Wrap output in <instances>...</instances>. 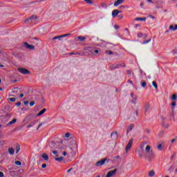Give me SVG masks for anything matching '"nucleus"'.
Wrapping results in <instances>:
<instances>
[{"instance_id": "obj_1", "label": "nucleus", "mask_w": 177, "mask_h": 177, "mask_svg": "<svg viewBox=\"0 0 177 177\" xmlns=\"http://www.w3.org/2000/svg\"><path fill=\"white\" fill-rule=\"evenodd\" d=\"M145 156L149 161H152L153 158H154V152L151 151V147L150 145H147L145 147Z\"/></svg>"}, {"instance_id": "obj_2", "label": "nucleus", "mask_w": 177, "mask_h": 177, "mask_svg": "<svg viewBox=\"0 0 177 177\" xmlns=\"http://www.w3.org/2000/svg\"><path fill=\"white\" fill-rule=\"evenodd\" d=\"M145 156L149 161H152L153 158H154V152L151 151V147L150 145H147L145 147Z\"/></svg>"}, {"instance_id": "obj_3", "label": "nucleus", "mask_w": 177, "mask_h": 177, "mask_svg": "<svg viewBox=\"0 0 177 177\" xmlns=\"http://www.w3.org/2000/svg\"><path fill=\"white\" fill-rule=\"evenodd\" d=\"M37 16L36 15H32V17H30L29 19L25 20V23L26 24H32V23H35V21H37Z\"/></svg>"}, {"instance_id": "obj_4", "label": "nucleus", "mask_w": 177, "mask_h": 177, "mask_svg": "<svg viewBox=\"0 0 177 177\" xmlns=\"http://www.w3.org/2000/svg\"><path fill=\"white\" fill-rule=\"evenodd\" d=\"M88 52L91 53V55H93V56H96L97 53H99V50H95V48L89 47L87 49Z\"/></svg>"}, {"instance_id": "obj_5", "label": "nucleus", "mask_w": 177, "mask_h": 177, "mask_svg": "<svg viewBox=\"0 0 177 177\" xmlns=\"http://www.w3.org/2000/svg\"><path fill=\"white\" fill-rule=\"evenodd\" d=\"M133 143V138H131L129 140L127 145L126 146V149H125L126 153H128V151H129V150H131Z\"/></svg>"}, {"instance_id": "obj_6", "label": "nucleus", "mask_w": 177, "mask_h": 177, "mask_svg": "<svg viewBox=\"0 0 177 177\" xmlns=\"http://www.w3.org/2000/svg\"><path fill=\"white\" fill-rule=\"evenodd\" d=\"M17 70H18L19 73H20L21 74H24V75L30 74L29 71L27 70L26 68H19Z\"/></svg>"}, {"instance_id": "obj_7", "label": "nucleus", "mask_w": 177, "mask_h": 177, "mask_svg": "<svg viewBox=\"0 0 177 177\" xmlns=\"http://www.w3.org/2000/svg\"><path fill=\"white\" fill-rule=\"evenodd\" d=\"M106 160H107V158H104L101 160L97 161L95 163V167H102V165H104V163L106 162Z\"/></svg>"}, {"instance_id": "obj_8", "label": "nucleus", "mask_w": 177, "mask_h": 177, "mask_svg": "<svg viewBox=\"0 0 177 177\" xmlns=\"http://www.w3.org/2000/svg\"><path fill=\"white\" fill-rule=\"evenodd\" d=\"M24 46H25L26 49H30V50H34V49H35V46H34L33 45H30L27 42L24 43Z\"/></svg>"}, {"instance_id": "obj_9", "label": "nucleus", "mask_w": 177, "mask_h": 177, "mask_svg": "<svg viewBox=\"0 0 177 177\" xmlns=\"http://www.w3.org/2000/svg\"><path fill=\"white\" fill-rule=\"evenodd\" d=\"M115 174H117V169H115L114 170H111L109 171L106 177H112L114 176V175H115Z\"/></svg>"}, {"instance_id": "obj_10", "label": "nucleus", "mask_w": 177, "mask_h": 177, "mask_svg": "<svg viewBox=\"0 0 177 177\" xmlns=\"http://www.w3.org/2000/svg\"><path fill=\"white\" fill-rule=\"evenodd\" d=\"M49 147H50V149L53 150H56V149L59 148V146L57 144L55 143V142H51L49 143Z\"/></svg>"}, {"instance_id": "obj_11", "label": "nucleus", "mask_w": 177, "mask_h": 177, "mask_svg": "<svg viewBox=\"0 0 177 177\" xmlns=\"http://www.w3.org/2000/svg\"><path fill=\"white\" fill-rule=\"evenodd\" d=\"M119 13H122V11H120L118 10H113L112 11V17H117V16H118Z\"/></svg>"}, {"instance_id": "obj_12", "label": "nucleus", "mask_w": 177, "mask_h": 177, "mask_svg": "<svg viewBox=\"0 0 177 177\" xmlns=\"http://www.w3.org/2000/svg\"><path fill=\"white\" fill-rule=\"evenodd\" d=\"M131 96L132 97L131 103H134V104H136V100H138V97H136V95H133V93H131Z\"/></svg>"}, {"instance_id": "obj_13", "label": "nucleus", "mask_w": 177, "mask_h": 177, "mask_svg": "<svg viewBox=\"0 0 177 177\" xmlns=\"http://www.w3.org/2000/svg\"><path fill=\"white\" fill-rule=\"evenodd\" d=\"M70 34H65L59 36H55L53 38V41H55V39H57V38H64V37H68Z\"/></svg>"}, {"instance_id": "obj_14", "label": "nucleus", "mask_w": 177, "mask_h": 177, "mask_svg": "<svg viewBox=\"0 0 177 177\" xmlns=\"http://www.w3.org/2000/svg\"><path fill=\"white\" fill-rule=\"evenodd\" d=\"M111 138L113 137V139H118V133L117 131L113 132L111 134Z\"/></svg>"}, {"instance_id": "obj_15", "label": "nucleus", "mask_w": 177, "mask_h": 177, "mask_svg": "<svg viewBox=\"0 0 177 177\" xmlns=\"http://www.w3.org/2000/svg\"><path fill=\"white\" fill-rule=\"evenodd\" d=\"M124 1L125 0H118L114 3V6H118L119 5H121V3H123Z\"/></svg>"}, {"instance_id": "obj_16", "label": "nucleus", "mask_w": 177, "mask_h": 177, "mask_svg": "<svg viewBox=\"0 0 177 177\" xmlns=\"http://www.w3.org/2000/svg\"><path fill=\"white\" fill-rule=\"evenodd\" d=\"M109 68H110V70L113 71V70H115V68H119V65L118 64L115 65H111Z\"/></svg>"}, {"instance_id": "obj_17", "label": "nucleus", "mask_w": 177, "mask_h": 177, "mask_svg": "<svg viewBox=\"0 0 177 177\" xmlns=\"http://www.w3.org/2000/svg\"><path fill=\"white\" fill-rule=\"evenodd\" d=\"M41 158H43L45 161H48V160H49V156H48L46 153H42Z\"/></svg>"}, {"instance_id": "obj_18", "label": "nucleus", "mask_w": 177, "mask_h": 177, "mask_svg": "<svg viewBox=\"0 0 177 177\" xmlns=\"http://www.w3.org/2000/svg\"><path fill=\"white\" fill-rule=\"evenodd\" d=\"M154 175H156L154 170H151L148 172V176L153 177Z\"/></svg>"}, {"instance_id": "obj_19", "label": "nucleus", "mask_w": 177, "mask_h": 177, "mask_svg": "<svg viewBox=\"0 0 177 177\" xmlns=\"http://www.w3.org/2000/svg\"><path fill=\"white\" fill-rule=\"evenodd\" d=\"M136 21H146V17L140 18V17H137L135 19Z\"/></svg>"}, {"instance_id": "obj_20", "label": "nucleus", "mask_w": 177, "mask_h": 177, "mask_svg": "<svg viewBox=\"0 0 177 177\" xmlns=\"http://www.w3.org/2000/svg\"><path fill=\"white\" fill-rule=\"evenodd\" d=\"M8 153L9 154H10L11 156H13L15 154V149L13 148H9L8 149Z\"/></svg>"}, {"instance_id": "obj_21", "label": "nucleus", "mask_w": 177, "mask_h": 177, "mask_svg": "<svg viewBox=\"0 0 177 177\" xmlns=\"http://www.w3.org/2000/svg\"><path fill=\"white\" fill-rule=\"evenodd\" d=\"M133 124H130L129 127L127 129V133H129L132 129H133Z\"/></svg>"}, {"instance_id": "obj_22", "label": "nucleus", "mask_w": 177, "mask_h": 177, "mask_svg": "<svg viewBox=\"0 0 177 177\" xmlns=\"http://www.w3.org/2000/svg\"><path fill=\"white\" fill-rule=\"evenodd\" d=\"M46 111V109H43L41 111H39V113L37 114L38 117H40V115H42Z\"/></svg>"}, {"instance_id": "obj_23", "label": "nucleus", "mask_w": 177, "mask_h": 177, "mask_svg": "<svg viewBox=\"0 0 177 177\" xmlns=\"http://www.w3.org/2000/svg\"><path fill=\"white\" fill-rule=\"evenodd\" d=\"M17 121V119L14 118L12 120H11L10 122L8 123V126L12 125V124H15Z\"/></svg>"}, {"instance_id": "obj_24", "label": "nucleus", "mask_w": 177, "mask_h": 177, "mask_svg": "<svg viewBox=\"0 0 177 177\" xmlns=\"http://www.w3.org/2000/svg\"><path fill=\"white\" fill-rule=\"evenodd\" d=\"M55 161H58V162H62V161H63L64 160V158L61 156L59 158H55Z\"/></svg>"}, {"instance_id": "obj_25", "label": "nucleus", "mask_w": 177, "mask_h": 177, "mask_svg": "<svg viewBox=\"0 0 177 177\" xmlns=\"http://www.w3.org/2000/svg\"><path fill=\"white\" fill-rule=\"evenodd\" d=\"M149 110H150V104L147 103L145 104V112L147 113V111H149Z\"/></svg>"}, {"instance_id": "obj_26", "label": "nucleus", "mask_w": 177, "mask_h": 177, "mask_svg": "<svg viewBox=\"0 0 177 177\" xmlns=\"http://www.w3.org/2000/svg\"><path fill=\"white\" fill-rule=\"evenodd\" d=\"M169 30H173V31H175L177 30V25H175V26L174 27V25H171L169 26Z\"/></svg>"}, {"instance_id": "obj_27", "label": "nucleus", "mask_w": 177, "mask_h": 177, "mask_svg": "<svg viewBox=\"0 0 177 177\" xmlns=\"http://www.w3.org/2000/svg\"><path fill=\"white\" fill-rule=\"evenodd\" d=\"M35 124H37V120L32 122L31 124H30L27 126V128H31V127H34Z\"/></svg>"}, {"instance_id": "obj_28", "label": "nucleus", "mask_w": 177, "mask_h": 177, "mask_svg": "<svg viewBox=\"0 0 177 177\" xmlns=\"http://www.w3.org/2000/svg\"><path fill=\"white\" fill-rule=\"evenodd\" d=\"M152 85H153V86H154V88H155V89H156V91L158 89V86L157 85V82H156V81L152 82Z\"/></svg>"}, {"instance_id": "obj_29", "label": "nucleus", "mask_w": 177, "mask_h": 177, "mask_svg": "<svg viewBox=\"0 0 177 177\" xmlns=\"http://www.w3.org/2000/svg\"><path fill=\"white\" fill-rule=\"evenodd\" d=\"M77 39H78L79 41H80L81 42H84V41H85V37H82V36H79V37H77Z\"/></svg>"}, {"instance_id": "obj_30", "label": "nucleus", "mask_w": 177, "mask_h": 177, "mask_svg": "<svg viewBox=\"0 0 177 177\" xmlns=\"http://www.w3.org/2000/svg\"><path fill=\"white\" fill-rule=\"evenodd\" d=\"M162 127H164L165 128H166V129H168V128H169V124H168V123H167V124H165V121H163L162 122Z\"/></svg>"}, {"instance_id": "obj_31", "label": "nucleus", "mask_w": 177, "mask_h": 177, "mask_svg": "<svg viewBox=\"0 0 177 177\" xmlns=\"http://www.w3.org/2000/svg\"><path fill=\"white\" fill-rule=\"evenodd\" d=\"M84 2L88 5H93V0H86Z\"/></svg>"}, {"instance_id": "obj_32", "label": "nucleus", "mask_w": 177, "mask_h": 177, "mask_svg": "<svg viewBox=\"0 0 177 177\" xmlns=\"http://www.w3.org/2000/svg\"><path fill=\"white\" fill-rule=\"evenodd\" d=\"M147 85V83H146L145 81L142 80L141 82V86H142V88H146V86Z\"/></svg>"}, {"instance_id": "obj_33", "label": "nucleus", "mask_w": 177, "mask_h": 177, "mask_svg": "<svg viewBox=\"0 0 177 177\" xmlns=\"http://www.w3.org/2000/svg\"><path fill=\"white\" fill-rule=\"evenodd\" d=\"M164 133H165V131H160L158 133L159 138H162V136H164Z\"/></svg>"}, {"instance_id": "obj_34", "label": "nucleus", "mask_w": 177, "mask_h": 177, "mask_svg": "<svg viewBox=\"0 0 177 177\" xmlns=\"http://www.w3.org/2000/svg\"><path fill=\"white\" fill-rule=\"evenodd\" d=\"M105 53H106V55H114V53L111 50H106Z\"/></svg>"}, {"instance_id": "obj_35", "label": "nucleus", "mask_w": 177, "mask_h": 177, "mask_svg": "<svg viewBox=\"0 0 177 177\" xmlns=\"http://www.w3.org/2000/svg\"><path fill=\"white\" fill-rule=\"evenodd\" d=\"M118 65L119 66V68L120 67H127V65L125 64V63L118 64Z\"/></svg>"}, {"instance_id": "obj_36", "label": "nucleus", "mask_w": 177, "mask_h": 177, "mask_svg": "<svg viewBox=\"0 0 177 177\" xmlns=\"http://www.w3.org/2000/svg\"><path fill=\"white\" fill-rule=\"evenodd\" d=\"M177 100V95L176 94H174L171 96V100Z\"/></svg>"}, {"instance_id": "obj_37", "label": "nucleus", "mask_w": 177, "mask_h": 177, "mask_svg": "<svg viewBox=\"0 0 177 177\" xmlns=\"http://www.w3.org/2000/svg\"><path fill=\"white\" fill-rule=\"evenodd\" d=\"M157 149L158 150H162V145L158 144V146H157Z\"/></svg>"}, {"instance_id": "obj_38", "label": "nucleus", "mask_w": 177, "mask_h": 177, "mask_svg": "<svg viewBox=\"0 0 177 177\" xmlns=\"http://www.w3.org/2000/svg\"><path fill=\"white\" fill-rule=\"evenodd\" d=\"M101 8H107V6L106 5V3H101L100 4Z\"/></svg>"}, {"instance_id": "obj_39", "label": "nucleus", "mask_w": 177, "mask_h": 177, "mask_svg": "<svg viewBox=\"0 0 177 177\" xmlns=\"http://www.w3.org/2000/svg\"><path fill=\"white\" fill-rule=\"evenodd\" d=\"M15 164L16 165H21V162H20L19 160H17L15 162Z\"/></svg>"}, {"instance_id": "obj_40", "label": "nucleus", "mask_w": 177, "mask_h": 177, "mask_svg": "<svg viewBox=\"0 0 177 177\" xmlns=\"http://www.w3.org/2000/svg\"><path fill=\"white\" fill-rule=\"evenodd\" d=\"M20 151V146H17L16 147V153H19Z\"/></svg>"}, {"instance_id": "obj_41", "label": "nucleus", "mask_w": 177, "mask_h": 177, "mask_svg": "<svg viewBox=\"0 0 177 177\" xmlns=\"http://www.w3.org/2000/svg\"><path fill=\"white\" fill-rule=\"evenodd\" d=\"M8 100H10V102H16V98L11 97V98H9Z\"/></svg>"}, {"instance_id": "obj_42", "label": "nucleus", "mask_w": 177, "mask_h": 177, "mask_svg": "<svg viewBox=\"0 0 177 177\" xmlns=\"http://www.w3.org/2000/svg\"><path fill=\"white\" fill-rule=\"evenodd\" d=\"M140 148L141 149V150H143V149H145V143H142L140 146Z\"/></svg>"}, {"instance_id": "obj_43", "label": "nucleus", "mask_w": 177, "mask_h": 177, "mask_svg": "<svg viewBox=\"0 0 177 177\" xmlns=\"http://www.w3.org/2000/svg\"><path fill=\"white\" fill-rule=\"evenodd\" d=\"M29 104H30V107H32V106H34V104H35V102L31 101Z\"/></svg>"}, {"instance_id": "obj_44", "label": "nucleus", "mask_w": 177, "mask_h": 177, "mask_svg": "<svg viewBox=\"0 0 177 177\" xmlns=\"http://www.w3.org/2000/svg\"><path fill=\"white\" fill-rule=\"evenodd\" d=\"M150 41H151V39H148V40L144 41H143V44H149V42H150Z\"/></svg>"}, {"instance_id": "obj_45", "label": "nucleus", "mask_w": 177, "mask_h": 177, "mask_svg": "<svg viewBox=\"0 0 177 177\" xmlns=\"http://www.w3.org/2000/svg\"><path fill=\"white\" fill-rule=\"evenodd\" d=\"M142 37H143V33L140 32V33L138 34V38H142Z\"/></svg>"}, {"instance_id": "obj_46", "label": "nucleus", "mask_w": 177, "mask_h": 177, "mask_svg": "<svg viewBox=\"0 0 177 177\" xmlns=\"http://www.w3.org/2000/svg\"><path fill=\"white\" fill-rule=\"evenodd\" d=\"M70 136H71V134H70V133H66L65 134V138H70Z\"/></svg>"}, {"instance_id": "obj_47", "label": "nucleus", "mask_w": 177, "mask_h": 177, "mask_svg": "<svg viewBox=\"0 0 177 177\" xmlns=\"http://www.w3.org/2000/svg\"><path fill=\"white\" fill-rule=\"evenodd\" d=\"M15 104H16V106H17V107H20V106H21V102H18Z\"/></svg>"}, {"instance_id": "obj_48", "label": "nucleus", "mask_w": 177, "mask_h": 177, "mask_svg": "<svg viewBox=\"0 0 177 177\" xmlns=\"http://www.w3.org/2000/svg\"><path fill=\"white\" fill-rule=\"evenodd\" d=\"M53 154H55L57 157H59V155H57V151H53Z\"/></svg>"}, {"instance_id": "obj_49", "label": "nucleus", "mask_w": 177, "mask_h": 177, "mask_svg": "<svg viewBox=\"0 0 177 177\" xmlns=\"http://www.w3.org/2000/svg\"><path fill=\"white\" fill-rule=\"evenodd\" d=\"M175 106H176V102L175 101H174L172 103H171V106L172 107H175Z\"/></svg>"}, {"instance_id": "obj_50", "label": "nucleus", "mask_w": 177, "mask_h": 177, "mask_svg": "<svg viewBox=\"0 0 177 177\" xmlns=\"http://www.w3.org/2000/svg\"><path fill=\"white\" fill-rule=\"evenodd\" d=\"M118 17L119 19H123L124 18V15H118Z\"/></svg>"}, {"instance_id": "obj_51", "label": "nucleus", "mask_w": 177, "mask_h": 177, "mask_svg": "<svg viewBox=\"0 0 177 177\" xmlns=\"http://www.w3.org/2000/svg\"><path fill=\"white\" fill-rule=\"evenodd\" d=\"M127 74H128V75H131L132 74V71L128 70L127 71Z\"/></svg>"}, {"instance_id": "obj_52", "label": "nucleus", "mask_w": 177, "mask_h": 177, "mask_svg": "<svg viewBox=\"0 0 177 177\" xmlns=\"http://www.w3.org/2000/svg\"><path fill=\"white\" fill-rule=\"evenodd\" d=\"M43 124H44V123H40L39 124V126L37 127V131H38V129H39V128H41V127H42Z\"/></svg>"}, {"instance_id": "obj_53", "label": "nucleus", "mask_w": 177, "mask_h": 177, "mask_svg": "<svg viewBox=\"0 0 177 177\" xmlns=\"http://www.w3.org/2000/svg\"><path fill=\"white\" fill-rule=\"evenodd\" d=\"M114 28H115V30H118L120 28V26L118 25H115Z\"/></svg>"}, {"instance_id": "obj_54", "label": "nucleus", "mask_w": 177, "mask_h": 177, "mask_svg": "<svg viewBox=\"0 0 177 177\" xmlns=\"http://www.w3.org/2000/svg\"><path fill=\"white\" fill-rule=\"evenodd\" d=\"M172 53H174V55H176V49H174L172 50Z\"/></svg>"}, {"instance_id": "obj_55", "label": "nucleus", "mask_w": 177, "mask_h": 177, "mask_svg": "<svg viewBox=\"0 0 177 177\" xmlns=\"http://www.w3.org/2000/svg\"><path fill=\"white\" fill-rule=\"evenodd\" d=\"M41 167L42 168H46V164H43L42 165H41Z\"/></svg>"}, {"instance_id": "obj_56", "label": "nucleus", "mask_w": 177, "mask_h": 177, "mask_svg": "<svg viewBox=\"0 0 177 177\" xmlns=\"http://www.w3.org/2000/svg\"><path fill=\"white\" fill-rule=\"evenodd\" d=\"M0 177H3V172L0 171Z\"/></svg>"}, {"instance_id": "obj_57", "label": "nucleus", "mask_w": 177, "mask_h": 177, "mask_svg": "<svg viewBox=\"0 0 177 177\" xmlns=\"http://www.w3.org/2000/svg\"><path fill=\"white\" fill-rule=\"evenodd\" d=\"M3 143H5V142L3 141H0V146H2L3 145Z\"/></svg>"}, {"instance_id": "obj_58", "label": "nucleus", "mask_w": 177, "mask_h": 177, "mask_svg": "<svg viewBox=\"0 0 177 177\" xmlns=\"http://www.w3.org/2000/svg\"><path fill=\"white\" fill-rule=\"evenodd\" d=\"M176 138H174L171 140V143H174V142H176Z\"/></svg>"}, {"instance_id": "obj_59", "label": "nucleus", "mask_w": 177, "mask_h": 177, "mask_svg": "<svg viewBox=\"0 0 177 177\" xmlns=\"http://www.w3.org/2000/svg\"><path fill=\"white\" fill-rule=\"evenodd\" d=\"M149 17H150L151 19H155L154 16L153 15H149Z\"/></svg>"}, {"instance_id": "obj_60", "label": "nucleus", "mask_w": 177, "mask_h": 177, "mask_svg": "<svg viewBox=\"0 0 177 177\" xmlns=\"http://www.w3.org/2000/svg\"><path fill=\"white\" fill-rule=\"evenodd\" d=\"M71 171H73V168H71L68 170H67V172H71Z\"/></svg>"}, {"instance_id": "obj_61", "label": "nucleus", "mask_w": 177, "mask_h": 177, "mask_svg": "<svg viewBox=\"0 0 177 177\" xmlns=\"http://www.w3.org/2000/svg\"><path fill=\"white\" fill-rule=\"evenodd\" d=\"M24 96V94L21 93L19 95V97H23Z\"/></svg>"}, {"instance_id": "obj_62", "label": "nucleus", "mask_w": 177, "mask_h": 177, "mask_svg": "<svg viewBox=\"0 0 177 177\" xmlns=\"http://www.w3.org/2000/svg\"><path fill=\"white\" fill-rule=\"evenodd\" d=\"M24 104L27 105L28 104V101H24Z\"/></svg>"}, {"instance_id": "obj_63", "label": "nucleus", "mask_w": 177, "mask_h": 177, "mask_svg": "<svg viewBox=\"0 0 177 177\" xmlns=\"http://www.w3.org/2000/svg\"><path fill=\"white\" fill-rule=\"evenodd\" d=\"M63 156H67V152L64 151V153H63Z\"/></svg>"}, {"instance_id": "obj_64", "label": "nucleus", "mask_w": 177, "mask_h": 177, "mask_svg": "<svg viewBox=\"0 0 177 177\" xmlns=\"http://www.w3.org/2000/svg\"><path fill=\"white\" fill-rule=\"evenodd\" d=\"M146 132H147V133H150V130H149V129H147V130H146Z\"/></svg>"}]
</instances>
